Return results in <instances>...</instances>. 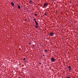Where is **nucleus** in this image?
I'll return each instance as SVG.
<instances>
[{
  "instance_id": "11",
  "label": "nucleus",
  "mask_w": 78,
  "mask_h": 78,
  "mask_svg": "<svg viewBox=\"0 0 78 78\" xmlns=\"http://www.w3.org/2000/svg\"><path fill=\"white\" fill-rule=\"evenodd\" d=\"M34 20L35 21V22H36V19H34Z\"/></svg>"
},
{
  "instance_id": "2",
  "label": "nucleus",
  "mask_w": 78,
  "mask_h": 78,
  "mask_svg": "<svg viewBox=\"0 0 78 78\" xmlns=\"http://www.w3.org/2000/svg\"><path fill=\"white\" fill-rule=\"evenodd\" d=\"M54 35V33H53V32H51L50 33V36H53Z\"/></svg>"
},
{
  "instance_id": "21",
  "label": "nucleus",
  "mask_w": 78,
  "mask_h": 78,
  "mask_svg": "<svg viewBox=\"0 0 78 78\" xmlns=\"http://www.w3.org/2000/svg\"><path fill=\"white\" fill-rule=\"evenodd\" d=\"M10 78H12V77H10Z\"/></svg>"
},
{
  "instance_id": "5",
  "label": "nucleus",
  "mask_w": 78,
  "mask_h": 78,
  "mask_svg": "<svg viewBox=\"0 0 78 78\" xmlns=\"http://www.w3.org/2000/svg\"><path fill=\"white\" fill-rule=\"evenodd\" d=\"M11 5H12V6H14V4L13 3V2H12L11 3Z\"/></svg>"
},
{
  "instance_id": "17",
  "label": "nucleus",
  "mask_w": 78,
  "mask_h": 78,
  "mask_svg": "<svg viewBox=\"0 0 78 78\" xmlns=\"http://www.w3.org/2000/svg\"><path fill=\"white\" fill-rule=\"evenodd\" d=\"M45 55H43V56H44Z\"/></svg>"
},
{
  "instance_id": "7",
  "label": "nucleus",
  "mask_w": 78,
  "mask_h": 78,
  "mask_svg": "<svg viewBox=\"0 0 78 78\" xmlns=\"http://www.w3.org/2000/svg\"><path fill=\"white\" fill-rule=\"evenodd\" d=\"M35 22L36 24V25H38V23L37 22V21H35Z\"/></svg>"
},
{
  "instance_id": "9",
  "label": "nucleus",
  "mask_w": 78,
  "mask_h": 78,
  "mask_svg": "<svg viewBox=\"0 0 78 78\" xmlns=\"http://www.w3.org/2000/svg\"><path fill=\"white\" fill-rule=\"evenodd\" d=\"M44 52L45 53V52H48V50H44Z\"/></svg>"
},
{
  "instance_id": "13",
  "label": "nucleus",
  "mask_w": 78,
  "mask_h": 78,
  "mask_svg": "<svg viewBox=\"0 0 78 78\" xmlns=\"http://www.w3.org/2000/svg\"><path fill=\"white\" fill-rule=\"evenodd\" d=\"M29 45H31V43H29Z\"/></svg>"
},
{
  "instance_id": "20",
  "label": "nucleus",
  "mask_w": 78,
  "mask_h": 78,
  "mask_svg": "<svg viewBox=\"0 0 78 78\" xmlns=\"http://www.w3.org/2000/svg\"><path fill=\"white\" fill-rule=\"evenodd\" d=\"M19 78H21L20 77H19Z\"/></svg>"
},
{
  "instance_id": "12",
  "label": "nucleus",
  "mask_w": 78,
  "mask_h": 78,
  "mask_svg": "<svg viewBox=\"0 0 78 78\" xmlns=\"http://www.w3.org/2000/svg\"><path fill=\"white\" fill-rule=\"evenodd\" d=\"M44 15H45V16H47V14H46V13H44Z\"/></svg>"
},
{
  "instance_id": "19",
  "label": "nucleus",
  "mask_w": 78,
  "mask_h": 78,
  "mask_svg": "<svg viewBox=\"0 0 78 78\" xmlns=\"http://www.w3.org/2000/svg\"><path fill=\"white\" fill-rule=\"evenodd\" d=\"M24 62H27V61H25Z\"/></svg>"
},
{
  "instance_id": "3",
  "label": "nucleus",
  "mask_w": 78,
  "mask_h": 78,
  "mask_svg": "<svg viewBox=\"0 0 78 78\" xmlns=\"http://www.w3.org/2000/svg\"><path fill=\"white\" fill-rule=\"evenodd\" d=\"M48 5V3H45L43 5L44 6L47 7V6Z\"/></svg>"
},
{
  "instance_id": "1",
  "label": "nucleus",
  "mask_w": 78,
  "mask_h": 78,
  "mask_svg": "<svg viewBox=\"0 0 78 78\" xmlns=\"http://www.w3.org/2000/svg\"><path fill=\"white\" fill-rule=\"evenodd\" d=\"M50 60L51 62H55L56 59L55 58H54L51 57L50 58Z\"/></svg>"
},
{
  "instance_id": "10",
  "label": "nucleus",
  "mask_w": 78,
  "mask_h": 78,
  "mask_svg": "<svg viewBox=\"0 0 78 78\" xmlns=\"http://www.w3.org/2000/svg\"><path fill=\"white\" fill-rule=\"evenodd\" d=\"M18 7L19 9H20V6L18 5Z\"/></svg>"
},
{
  "instance_id": "8",
  "label": "nucleus",
  "mask_w": 78,
  "mask_h": 78,
  "mask_svg": "<svg viewBox=\"0 0 78 78\" xmlns=\"http://www.w3.org/2000/svg\"><path fill=\"white\" fill-rule=\"evenodd\" d=\"M29 2H30V4L33 3V1L31 0H30L29 1Z\"/></svg>"
},
{
  "instance_id": "4",
  "label": "nucleus",
  "mask_w": 78,
  "mask_h": 78,
  "mask_svg": "<svg viewBox=\"0 0 78 78\" xmlns=\"http://www.w3.org/2000/svg\"><path fill=\"white\" fill-rule=\"evenodd\" d=\"M68 68L69 69V70L70 71L72 70V68H71V66H69L68 67Z\"/></svg>"
},
{
  "instance_id": "18",
  "label": "nucleus",
  "mask_w": 78,
  "mask_h": 78,
  "mask_svg": "<svg viewBox=\"0 0 78 78\" xmlns=\"http://www.w3.org/2000/svg\"><path fill=\"white\" fill-rule=\"evenodd\" d=\"M39 64H41V63H39Z\"/></svg>"
},
{
  "instance_id": "14",
  "label": "nucleus",
  "mask_w": 78,
  "mask_h": 78,
  "mask_svg": "<svg viewBox=\"0 0 78 78\" xmlns=\"http://www.w3.org/2000/svg\"><path fill=\"white\" fill-rule=\"evenodd\" d=\"M25 59H26V58H24L23 59V60H25Z\"/></svg>"
},
{
  "instance_id": "16",
  "label": "nucleus",
  "mask_w": 78,
  "mask_h": 78,
  "mask_svg": "<svg viewBox=\"0 0 78 78\" xmlns=\"http://www.w3.org/2000/svg\"><path fill=\"white\" fill-rule=\"evenodd\" d=\"M66 78H70V77H67Z\"/></svg>"
},
{
  "instance_id": "15",
  "label": "nucleus",
  "mask_w": 78,
  "mask_h": 78,
  "mask_svg": "<svg viewBox=\"0 0 78 78\" xmlns=\"http://www.w3.org/2000/svg\"><path fill=\"white\" fill-rule=\"evenodd\" d=\"M34 15H35V16H37V14H34Z\"/></svg>"
},
{
  "instance_id": "6",
  "label": "nucleus",
  "mask_w": 78,
  "mask_h": 78,
  "mask_svg": "<svg viewBox=\"0 0 78 78\" xmlns=\"http://www.w3.org/2000/svg\"><path fill=\"white\" fill-rule=\"evenodd\" d=\"M38 25H35V27H34L35 28L37 29V28H38Z\"/></svg>"
}]
</instances>
